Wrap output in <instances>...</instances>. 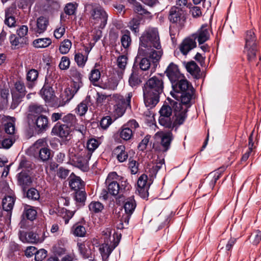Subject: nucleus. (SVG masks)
I'll use <instances>...</instances> for the list:
<instances>
[{
    "instance_id": "nucleus-1",
    "label": "nucleus",
    "mask_w": 261,
    "mask_h": 261,
    "mask_svg": "<svg viewBox=\"0 0 261 261\" xmlns=\"http://www.w3.org/2000/svg\"><path fill=\"white\" fill-rule=\"evenodd\" d=\"M138 54H144L152 59L153 67L150 72V75L155 70L157 64L163 55L159 32L156 28H149L140 38Z\"/></svg>"
},
{
    "instance_id": "nucleus-2",
    "label": "nucleus",
    "mask_w": 261,
    "mask_h": 261,
    "mask_svg": "<svg viewBox=\"0 0 261 261\" xmlns=\"http://www.w3.org/2000/svg\"><path fill=\"white\" fill-rule=\"evenodd\" d=\"M164 82L161 77L154 76L148 79L143 87L144 101L147 107L153 108L159 102L163 92Z\"/></svg>"
},
{
    "instance_id": "nucleus-3",
    "label": "nucleus",
    "mask_w": 261,
    "mask_h": 261,
    "mask_svg": "<svg viewBox=\"0 0 261 261\" xmlns=\"http://www.w3.org/2000/svg\"><path fill=\"white\" fill-rule=\"evenodd\" d=\"M172 87L173 90L170 94L177 101H180L182 104L190 103L193 94V88L184 76L177 82L172 83Z\"/></svg>"
},
{
    "instance_id": "nucleus-4",
    "label": "nucleus",
    "mask_w": 261,
    "mask_h": 261,
    "mask_svg": "<svg viewBox=\"0 0 261 261\" xmlns=\"http://www.w3.org/2000/svg\"><path fill=\"white\" fill-rule=\"evenodd\" d=\"M167 100L173 109L174 121L175 126L183 124L187 117V113L190 106V103L182 104L181 102L175 101L170 98H168Z\"/></svg>"
},
{
    "instance_id": "nucleus-5",
    "label": "nucleus",
    "mask_w": 261,
    "mask_h": 261,
    "mask_svg": "<svg viewBox=\"0 0 261 261\" xmlns=\"http://www.w3.org/2000/svg\"><path fill=\"white\" fill-rule=\"evenodd\" d=\"M132 96V93L130 92L128 93L125 97L117 94L113 95L112 100L114 102L113 110L117 117L122 116L126 109L130 107V100Z\"/></svg>"
},
{
    "instance_id": "nucleus-6",
    "label": "nucleus",
    "mask_w": 261,
    "mask_h": 261,
    "mask_svg": "<svg viewBox=\"0 0 261 261\" xmlns=\"http://www.w3.org/2000/svg\"><path fill=\"white\" fill-rule=\"evenodd\" d=\"M79 152L74 155L72 162L74 165L83 171H87L89 169L88 162L90 159L91 153L87 152L84 145Z\"/></svg>"
},
{
    "instance_id": "nucleus-7",
    "label": "nucleus",
    "mask_w": 261,
    "mask_h": 261,
    "mask_svg": "<svg viewBox=\"0 0 261 261\" xmlns=\"http://www.w3.org/2000/svg\"><path fill=\"white\" fill-rule=\"evenodd\" d=\"M91 22L97 25L99 28L105 27L108 20V15L103 8L100 6L93 7L90 12Z\"/></svg>"
},
{
    "instance_id": "nucleus-8",
    "label": "nucleus",
    "mask_w": 261,
    "mask_h": 261,
    "mask_svg": "<svg viewBox=\"0 0 261 261\" xmlns=\"http://www.w3.org/2000/svg\"><path fill=\"white\" fill-rule=\"evenodd\" d=\"M48 25V19L43 16L39 17L36 21L32 19L29 21L30 31L35 34H40L44 33Z\"/></svg>"
},
{
    "instance_id": "nucleus-9",
    "label": "nucleus",
    "mask_w": 261,
    "mask_h": 261,
    "mask_svg": "<svg viewBox=\"0 0 261 261\" xmlns=\"http://www.w3.org/2000/svg\"><path fill=\"white\" fill-rule=\"evenodd\" d=\"M62 121L64 124L67 125L71 129L79 131L82 134L85 130L84 126L78 123V120L75 115L73 114L68 113L64 115L62 118Z\"/></svg>"
},
{
    "instance_id": "nucleus-10",
    "label": "nucleus",
    "mask_w": 261,
    "mask_h": 261,
    "mask_svg": "<svg viewBox=\"0 0 261 261\" xmlns=\"http://www.w3.org/2000/svg\"><path fill=\"white\" fill-rule=\"evenodd\" d=\"M26 93L25 88L24 84L18 81L15 84V90L12 91V97L13 99V103L12 107L14 106V108L21 101V99L25 95Z\"/></svg>"
},
{
    "instance_id": "nucleus-11",
    "label": "nucleus",
    "mask_w": 261,
    "mask_h": 261,
    "mask_svg": "<svg viewBox=\"0 0 261 261\" xmlns=\"http://www.w3.org/2000/svg\"><path fill=\"white\" fill-rule=\"evenodd\" d=\"M17 8L15 5H12L5 10V24L10 28L15 27L17 25L15 16L17 14Z\"/></svg>"
},
{
    "instance_id": "nucleus-12",
    "label": "nucleus",
    "mask_w": 261,
    "mask_h": 261,
    "mask_svg": "<svg viewBox=\"0 0 261 261\" xmlns=\"http://www.w3.org/2000/svg\"><path fill=\"white\" fill-rule=\"evenodd\" d=\"M148 177L146 174L141 175L138 178L137 182V190L143 198H145L148 195V190L150 185V182L147 181Z\"/></svg>"
},
{
    "instance_id": "nucleus-13",
    "label": "nucleus",
    "mask_w": 261,
    "mask_h": 261,
    "mask_svg": "<svg viewBox=\"0 0 261 261\" xmlns=\"http://www.w3.org/2000/svg\"><path fill=\"white\" fill-rule=\"evenodd\" d=\"M165 73L171 83L177 82V80L182 78L184 76L180 73L177 66L173 63H171L168 65Z\"/></svg>"
},
{
    "instance_id": "nucleus-14",
    "label": "nucleus",
    "mask_w": 261,
    "mask_h": 261,
    "mask_svg": "<svg viewBox=\"0 0 261 261\" xmlns=\"http://www.w3.org/2000/svg\"><path fill=\"white\" fill-rule=\"evenodd\" d=\"M70 129L67 125L58 122L53 127L51 133L62 138H66L71 132Z\"/></svg>"
},
{
    "instance_id": "nucleus-15",
    "label": "nucleus",
    "mask_w": 261,
    "mask_h": 261,
    "mask_svg": "<svg viewBox=\"0 0 261 261\" xmlns=\"http://www.w3.org/2000/svg\"><path fill=\"white\" fill-rule=\"evenodd\" d=\"M118 241H115L112 245L103 243L99 247V250L101 255L102 261H108V258L112 251L118 245Z\"/></svg>"
},
{
    "instance_id": "nucleus-16",
    "label": "nucleus",
    "mask_w": 261,
    "mask_h": 261,
    "mask_svg": "<svg viewBox=\"0 0 261 261\" xmlns=\"http://www.w3.org/2000/svg\"><path fill=\"white\" fill-rule=\"evenodd\" d=\"M193 36L194 37V39H197L199 45L203 44L210 38V34L208 27L207 25H202L201 28Z\"/></svg>"
},
{
    "instance_id": "nucleus-17",
    "label": "nucleus",
    "mask_w": 261,
    "mask_h": 261,
    "mask_svg": "<svg viewBox=\"0 0 261 261\" xmlns=\"http://www.w3.org/2000/svg\"><path fill=\"white\" fill-rule=\"evenodd\" d=\"M196 42L195 39L191 38H185L179 45V50L184 55H187L188 53L196 47Z\"/></svg>"
},
{
    "instance_id": "nucleus-18",
    "label": "nucleus",
    "mask_w": 261,
    "mask_h": 261,
    "mask_svg": "<svg viewBox=\"0 0 261 261\" xmlns=\"http://www.w3.org/2000/svg\"><path fill=\"white\" fill-rule=\"evenodd\" d=\"M17 177L18 185L21 187L23 191H24L32 182L31 176L26 171L20 172L18 174Z\"/></svg>"
},
{
    "instance_id": "nucleus-19",
    "label": "nucleus",
    "mask_w": 261,
    "mask_h": 261,
    "mask_svg": "<svg viewBox=\"0 0 261 261\" xmlns=\"http://www.w3.org/2000/svg\"><path fill=\"white\" fill-rule=\"evenodd\" d=\"M173 139V135L171 132H168L164 133L161 136V147L158 148L153 145L154 147L156 149H158L160 151L165 152L167 151L170 146L171 142Z\"/></svg>"
},
{
    "instance_id": "nucleus-20",
    "label": "nucleus",
    "mask_w": 261,
    "mask_h": 261,
    "mask_svg": "<svg viewBox=\"0 0 261 261\" xmlns=\"http://www.w3.org/2000/svg\"><path fill=\"white\" fill-rule=\"evenodd\" d=\"M34 123L36 125V129L41 132L45 131L49 126L48 118L43 115L36 117Z\"/></svg>"
},
{
    "instance_id": "nucleus-21",
    "label": "nucleus",
    "mask_w": 261,
    "mask_h": 261,
    "mask_svg": "<svg viewBox=\"0 0 261 261\" xmlns=\"http://www.w3.org/2000/svg\"><path fill=\"white\" fill-rule=\"evenodd\" d=\"M226 167L222 166L209 174L208 177L206 178V180L210 181V186L212 188H214L217 181L221 177Z\"/></svg>"
},
{
    "instance_id": "nucleus-22",
    "label": "nucleus",
    "mask_w": 261,
    "mask_h": 261,
    "mask_svg": "<svg viewBox=\"0 0 261 261\" xmlns=\"http://www.w3.org/2000/svg\"><path fill=\"white\" fill-rule=\"evenodd\" d=\"M185 67L188 72L191 73L195 78L200 77V69L196 63L193 61L185 63Z\"/></svg>"
},
{
    "instance_id": "nucleus-23",
    "label": "nucleus",
    "mask_w": 261,
    "mask_h": 261,
    "mask_svg": "<svg viewBox=\"0 0 261 261\" xmlns=\"http://www.w3.org/2000/svg\"><path fill=\"white\" fill-rule=\"evenodd\" d=\"M182 13L181 8L173 6L169 11V19L173 23H177L180 20Z\"/></svg>"
},
{
    "instance_id": "nucleus-24",
    "label": "nucleus",
    "mask_w": 261,
    "mask_h": 261,
    "mask_svg": "<svg viewBox=\"0 0 261 261\" xmlns=\"http://www.w3.org/2000/svg\"><path fill=\"white\" fill-rule=\"evenodd\" d=\"M113 154L114 155H116V158L120 162H124L128 158V154L125 151V147L122 145L116 147L114 149Z\"/></svg>"
},
{
    "instance_id": "nucleus-25",
    "label": "nucleus",
    "mask_w": 261,
    "mask_h": 261,
    "mask_svg": "<svg viewBox=\"0 0 261 261\" xmlns=\"http://www.w3.org/2000/svg\"><path fill=\"white\" fill-rule=\"evenodd\" d=\"M70 178L69 186L74 191L81 190L84 187V182L79 177L75 176L73 173L70 175Z\"/></svg>"
},
{
    "instance_id": "nucleus-26",
    "label": "nucleus",
    "mask_w": 261,
    "mask_h": 261,
    "mask_svg": "<svg viewBox=\"0 0 261 261\" xmlns=\"http://www.w3.org/2000/svg\"><path fill=\"white\" fill-rule=\"evenodd\" d=\"M38 76V72L35 69L30 70L27 74V86L29 89H32L36 84V82Z\"/></svg>"
},
{
    "instance_id": "nucleus-27",
    "label": "nucleus",
    "mask_w": 261,
    "mask_h": 261,
    "mask_svg": "<svg viewBox=\"0 0 261 261\" xmlns=\"http://www.w3.org/2000/svg\"><path fill=\"white\" fill-rule=\"evenodd\" d=\"M78 250L84 258H88L91 256V250L88 243L78 242L77 244Z\"/></svg>"
},
{
    "instance_id": "nucleus-28",
    "label": "nucleus",
    "mask_w": 261,
    "mask_h": 261,
    "mask_svg": "<svg viewBox=\"0 0 261 261\" xmlns=\"http://www.w3.org/2000/svg\"><path fill=\"white\" fill-rule=\"evenodd\" d=\"M30 115H32L35 118L40 116L43 113L46 112V109L42 106L39 105L37 103H32L30 105L29 107Z\"/></svg>"
},
{
    "instance_id": "nucleus-29",
    "label": "nucleus",
    "mask_w": 261,
    "mask_h": 261,
    "mask_svg": "<svg viewBox=\"0 0 261 261\" xmlns=\"http://www.w3.org/2000/svg\"><path fill=\"white\" fill-rule=\"evenodd\" d=\"M9 39L11 44L14 47V48L22 47L23 44H27L28 41L27 38H22L18 36L17 37L15 34L11 35Z\"/></svg>"
},
{
    "instance_id": "nucleus-30",
    "label": "nucleus",
    "mask_w": 261,
    "mask_h": 261,
    "mask_svg": "<svg viewBox=\"0 0 261 261\" xmlns=\"http://www.w3.org/2000/svg\"><path fill=\"white\" fill-rule=\"evenodd\" d=\"M106 184L108 187L107 190L112 195L116 196L123 190V189L120 187L117 181L106 183Z\"/></svg>"
},
{
    "instance_id": "nucleus-31",
    "label": "nucleus",
    "mask_w": 261,
    "mask_h": 261,
    "mask_svg": "<svg viewBox=\"0 0 261 261\" xmlns=\"http://www.w3.org/2000/svg\"><path fill=\"white\" fill-rule=\"evenodd\" d=\"M139 74L140 72L139 70H133L128 80L129 84L132 87H137L142 82L141 80L139 77Z\"/></svg>"
},
{
    "instance_id": "nucleus-32",
    "label": "nucleus",
    "mask_w": 261,
    "mask_h": 261,
    "mask_svg": "<svg viewBox=\"0 0 261 261\" xmlns=\"http://www.w3.org/2000/svg\"><path fill=\"white\" fill-rule=\"evenodd\" d=\"M245 48L250 47L251 46H256V38L254 35V33L253 31L249 30L247 31L245 36Z\"/></svg>"
},
{
    "instance_id": "nucleus-33",
    "label": "nucleus",
    "mask_w": 261,
    "mask_h": 261,
    "mask_svg": "<svg viewBox=\"0 0 261 261\" xmlns=\"http://www.w3.org/2000/svg\"><path fill=\"white\" fill-rule=\"evenodd\" d=\"M136 206V203L133 197L127 198L124 203V208L126 214L132 215Z\"/></svg>"
},
{
    "instance_id": "nucleus-34",
    "label": "nucleus",
    "mask_w": 261,
    "mask_h": 261,
    "mask_svg": "<svg viewBox=\"0 0 261 261\" xmlns=\"http://www.w3.org/2000/svg\"><path fill=\"white\" fill-rule=\"evenodd\" d=\"M121 44L124 48H127L130 46L132 42L130 32L128 30H123L121 31Z\"/></svg>"
},
{
    "instance_id": "nucleus-35",
    "label": "nucleus",
    "mask_w": 261,
    "mask_h": 261,
    "mask_svg": "<svg viewBox=\"0 0 261 261\" xmlns=\"http://www.w3.org/2000/svg\"><path fill=\"white\" fill-rule=\"evenodd\" d=\"M133 133L134 130L132 128L123 125L120 132V137L124 140H129L132 138Z\"/></svg>"
},
{
    "instance_id": "nucleus-36",
    "label": "nucleus",
    "mask_w": 261,
    "mask_h": 261,
    "mask_svg": "<svg viewBox=\"0 0 261 261\" xmlns=\"http://www.w3.org/2000/svg\"><path fill=\"white\" fill-rule=\"evenodd\" d=\"M15 200L12 196H7L2 201V206L6 211H11L14 206Z\"/></svg>"
},
{
    "instance_id": "nucleus-37",
    "label": "nucleus",
    "mask_w": 261,
    "mask_h": 261,
    "mask_svg": "<svg viewBox=\"0 0 261 261\" xmlns=\"http://www.w3.org/2000/svg\"><path fill=\"white\" fill-rule=\"evenodd\" d=\"M51 43V40L49 38H39L33 41V45L36 48H45Z\"/></svg>"
},
{
    "instance_id": "nucleus-38",
    "label": "nucleus",
    "mask_w": 261,
    "mask_h": 261,
    "mask_svg": "<svg viewBox=\"0 0 261 261\" xmlns=\"http://www.w3.org/2000/svg\"><path fill=\"white\" fill-rule=\"evenodd\" d=\"M39 152V158L43 162L48 160L50 157L51 150L48 147H41L38 149Z\"/></svg>"
},
{
    "instance_id": "nucleus-39",
    "label": "nucleus",
    "mask_w": 261,
    "mask_h": 261,
    "mask_svg": "<svg viewBox=\"0 0 261 261\" xmlns=\"http://www.w3.org/2000/svg\"><path fill=\"white\" fill-rule=\"evenodd\" d=\"M117 86V83L113 79H107L99 84V87L104 89L114 90Z\"/></svg>"
},
{
    "instance_id": "nucleus-40",
    "label": "nucleus",
    "mask_w": 261,
    "mask_h": 261,
    "mask_svg": "<svg viewBox=\"0 0 261 261\" xmlns=\"http://www.w3.org/2000/svg\"><path fill=\"white\" fill-rule=\"evenodd\" d=\"M72 231L74 236L80 237L85 236L86 233L85 227L78 223L74 224L72 226Z\"/></svg>"
},
{
    "instance_id": "nucleus-41",
    "label": "nucleus",
    "mask_w": 261,
    "mask_h": 261,
    "mask_svg": "<svg viewBox=\"0 0 261 261\" xmlns=\"http://www.w3.org/2000/svg\"><path fill=\"white\" fill-rule=\"evenodd\" d=\"M159 121L160 124L165 126V127L172 128L175 126V125L174 124V121L172 122L170 117L160 116L159 117Z\"/></svg>"
},
{
    "instance_id": "nucleus-42",
    "label": "nucleus",
    "mask_w": 261,
    "mask_h": 261,
    "mask_svg": "<svg viewBox=\"0 0 261 261\" xmlns=\"http://www.w3.org/2000/svg\"><path fill=\"white\" fill-rule=\"evenodd\" d=\"M99 143L95 139H90L87 143V148L86 151L87 152H90L91 156L92 155V152L98 147Z\"/></svg>"
},
{
    "instance_id": "nucleus-43",
    "label": "nucleus",
    "mask_w": 261,
    "mask_h": 261,
    "mask_svg": "<svg viewBox=\"0 0 261 261\" xmlns=\"http://www.w3.org/2000/svg\"><path fill=\"white\" fill-rule=\"evenodd\" d=\"M141 55H144L145 56L144 54H141ZM146 57L142 58L139 62L140 68L142 71H147L151 67V63L149 60L150 58L146 55ZM151 60H152L151 59Z\"/></svg>"
},
{
    "instance_id": "nucleus-44",
    "label": "nucleus",
    "mask_w": 261,
    "mask_h": 261,
    "mask_svg": "<svg viewBox=\"0 0 261 261\" xmlns=\"http://www.w3.org/2000/svg\"><path fill=\"white\" fill-rule=\"evenodd\" d=\"M37 212L31 206H27L23 212V215L29 220L31 221L34 220L36 218Z\"/></svg>"
},
{
    "instance_id": "nucleus-45",
    "label": "nucleus",
    "mask_w": 261,
    "mask_h": 261,
    "mask_svg": "<svg viewBox=\"0 0 261 261\" xmlns=\"http://www.w3.org/2000/svg\"><path fill=\"white\" fill-rule=\"evenodd\" d=\"M71 42L68 39L64 40L61 43L59 47V51L62 54L68 53L71 47Z\"/></svg>"
},
{
    "instance_id": "nucleus-46",
    "label": "nucleus",
    "mask_w": 261,
    "mask_h": 261,
    "mask_svg": "<svg viewBox=\"0 0 261 261\" xmlns=\"http://www.w3.org/2000/svg\"><path fill=\"white\" fill-rule=\"evenodd\" d=\"M40 94L45 101H49L53 95L52 89L50 87H43L40 91Z\"/></svg>"
},
{
    "instance_id": "nucleus-47",
    "label": "nucleus",
    "mask_w": 261,
    "mask_h": 261,
    "mask_svg": "<svg viewBox=\"0 0 261 261\" xmlns=\"http://www.w3.org/2000/svg\"><path fill=\"white\" fill-rule=\"evenodd\" d=\"M245 51L247 53L248 60L249 61H252L254 60L256 56V46H251L250 47H247V48H245Z\"/></svg>"
},
{
    "instance_id": "nucleus-48",
    "label": "nucleus",
    "mask_w": 261,
    "mask_h": 261,
    "mask_svg": "<svg viewBox=\"0 0 261 261\" xmlns=\"http://www.w3.org/2000/svg\"><path fill=\"white\" fill-rule=\"evenodd\" d=\"M250 240L253 245H257L261 241V231L255 230L250 236Z\"/></svg>"
},
{
    "instance_id": "nucleus-49",
    "label": "nucleus",
    "mask_w": 261,
    "mask_h": 261,
    "mask_svg": "<svg viewBox=\"0 0 261 261\" xmlns=\"http://www.w3.org/2000/svg\"><path fill=\"white\" fill-rule=\"evenodd\" d=\"M20 239L23 243H36L37 241V234L32 232H30L27 234V237H25L24 239H22V236H20Z\"/></svg>"
},
{
    "instance_id": "nucleus-50",
    "label": "nucleus",
    "mask_w": 261,
    "mask_h": 261,
    "mask_svg": "<svg viewBox=\"0 0 261 261\" xmlns=\"http://www.w3.org/2000/svg\"><path fill=\"white\" fill-rule=\"evenodd\" d=\"M127 63V58L125 55H121L118 57L117 60V64L118 68L121 71H123ZM122 73V71H121Z\"/></svg>"
},
{
    "instance_id": "nucleus-51",
    "label": "nucleus",
    "mask_w": 261,
    "mask_h": 261,
    "mask_svg": "<svg viewBox=\"0 0 261 261\" xmlns=\"http://www.w3.org/2000/svg\"><path fill=\"white\" fill-rule=\"evenodd\" d=\"M27 197L32 200H37L40 198L39 192L35 188H31L27 192Z\"/></svg>"
},
{
    "instance_id": "nucleus-52",
    "label": "nucleus",
    "mask_w": 261,
    "mask_h": 261,
    "mask_svg": "<svg viewBox=\"0 0 261 261\" xmlns=\"http://www.w3.org/2000/svg\"><path fill=\"white\" fill-rule=\"evenodd\" d=\"M90 211L94 213L100 212L103 208V205L99 202L92 201L89 205Z\"/></svg>"
},
{
    "instance_id": "nucleus-53",
    "label": "nucleus",
    "mask_w": 261,
    "mask_h": 261,
    "mask_svg": "<svg viewBox=\"0 0 261 261\" xmlns=\"http://www.w3.org/2000/svg\"><path fill=\"white\" fill-rule=\"evenodd\" d=\"M88 110V106L87 103L82 101L81 102L75 109V112L80 116H84Z\"/></svg>"
},
{
    "instance_id": "nucleus-54",
    "label": "nucleus",
    "mask_w": 261,
    "mask_h": 261,
    "mask_svg": "<svg viewBox=\"0 0 261 261\" xmlns=\"http://www.w3.org/2000/svg\"><path fill=\"white\" fill-rule=\"evenodd\" d=\"M140 24V20L138 18H133L129 22V27L130 29L136 33L139 32V28Z\"/></svg>"
},
{
    "instance_id": "nucleus-55",
    "label": "nucleus",
    "mask_w": 261,
    "mask_h": 261,
    "mask_svg": "<svg viewBox=\"0 0 261 261\" xmlns=\"http://www.w3.org/2000/svg\"><path fill=\"white\" fill-rule=\"evenodd\" d=\"M75 198L77 202L84 203L86 199V193L83 190H77L75 191Z\"/></svg>"
},
{
    "instance_id": "nucleus-56",
    "label": "nucleus",
    "mask_w": 261,
    "mask_h": 261,
    "mask_svg": "<svg viewBox=\"0 0 261 261\" xmlns=\"http://www.w3.org/2000/svg\"><path fill=\"white\" fill-rule=\"evenodd\" d=\"M87 57L85 58L81 53L76 54L74 56V60L79 66L83 67L87 61Z\"/></svg>"
},
{
    "instance_id": "nucleus-57",
    "label": "nucleus",
    "mask_w": 261,
    "mask_h": 261,
    "mask_svg": "<svg viewBox=\"0 0 261 261\" xmlns=\"http://www.w3.org/2000/svg\"><path fill=\"white\" fill-rule=\"evenodd\" d=\"M5 130L6 133L12 135L15 132V128L14 121V118L12 119V121L7 122L5 125Z\"/></svg>"
},
{
    "instance_id": "nucleus-58",
    "label": "nucleus",
    "mask_w": 261,
    "mask_h": 261,
    "mask_svg": "<svg viewBox=\"0 0 261 261\" xmlns=\"http://www.w3.org/2000/svg\"><path fill=\"white\" fill-rule=\"evenodd\" d=\"M112 120L110 116H107L102 118L100 122V126L106 129L112 124Z\"/></svg>"
},
{
    "instance_id": "nucleus-59",
    "label": "nucleus",
    "mask_w": 261,
    "mask_h": 261,
    "mask_svg": "<svg viewBox=\"0 0 261 261\" xmlns=\"http://www.w3.org/2000/svg\"><path fill=\"white\" fill-rule=\"evenodd\" d=\"M160 116L170 117L172 114V109L170 106L164 105L160 111Z\"/></svg>"
},
{
    "instance_id": "nucleus-60",
    "label": "nucleus",
    "mask_w": 261,
    "mask_h": 261,
    "mask_svg": "<svg viewBox=\"0 0 261 261\" xmlns=\"http://www.w3.org/2000/svg\"><path fill=\"white\" fill-rule=\"evenodd\" d=\"M69 65L70 60L69 58L66 56L62 57L59 65L60 68L62 70H66L69 68Z\"/></svg>"
},
{
    "instance_id": "nucleus-61",
    "label": "nucleus",
    "mask_w": 261,
    "mask_h": 261,
    "mask_svg": "<svg viewBox=\"0 0 261 261\" xmlns=\"http://www.w3.org/2000/svg\"><path fill=\"white\" fill-rule=\"evenodd\" d=\"M18 169H23L22 171H28L30 169H31V164L30 162L26 160L25 159H23L21 160L19 163Z\"/></svg>"
},
{
    "instance_id": "nucleus-62",
    "label": "nucleus",
    "mask_w": 261,
    "mask_h": 261,
    "mask_svg": "<svg viewBox=\"0 0 261 261\" xmlns=\"http://www.w3.org/2000/svg\"><path fill=\"white\" fill-rule=\"evenodd\" d=\"M76 8V7L75 5L72 3H68L64 8V12L66 14L71 15L75 13Z\"/></svg>"
},
{
    "instance_id": "nucleus-63",
    "label": "nucleus",
    "mask_w": 261,
    "mask_h": 261,
    "mask_svg": "<svg viewBox=\"0 0 261 261\" xmlns=\"http://www.w3.org/2000/svg\"><path fill=\"white\" fill-rule=\"evenodd\" d=\"M100 77V73L98 69H94L91 70L89 79L92 82H97Z\"/></svg>"
},
{
    "instance_id": "nucleus-64",
    "label": "nucleus",
    "mask_w": 261,
    "mask_h": 261,
    "mask_svg": "<svg viewBox=\"0 0 261 261\" xmlns=\"http://www.w3.org/2000/svg\"><path fill=\"white\" fill-rule=\"evenodd\" d=\"M47 255V251L45 249H40L37 251L35 253V259L36 261H42Z\"/></svg>"
}]
</instances>
